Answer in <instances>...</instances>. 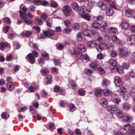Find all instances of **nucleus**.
<instances>
[{"instance_id":"nucleus-1","label":"nucleus","mask_w":135,"mask_h":135,"mask_svg":"<svg viewBox=\"0 0 135 135\" xmlns=\"http://www.w3.org/2000/svg\"><path fill=\"white\" fill-rule=\"evenodd\" d=\"M78 10L79 14L81 15L82 17L88 21H89L90 20V16L87 14L88 10L86 6H83L79 7Z\"/></svg>"},{"instance_id":"nucleus-2","label":"nucleus","mask_w":135,"mask_h":135,"mask_svg":"<svg viewBox=\"0 0 135 135\" xmlns=\"http://www.w3.org/2000/svg\"><path fill=\"white\" fill-rule=\"evenodd\" d=\"M19 13L21 18L25 23L30 25L32 24V20L27 18V15L25 13L23 12L21 10L19 11Z\"/></svg>"},{"instance_id":"nucleus-3","label":"nucleus","mask_w":135,"mask_h":135,"mask_svg":"<svg viewBox=\"0 0 135 135\" xmlns=\"http://www.w3.org/2000/svg\"><path fill=\"white\" fill-rule=\"evenodd\" d=\"M120 54L123 58L126 59L129 57L128 52L125 48H122L119 50Z\"/></svg>"},{"instance_id":"nucleus-4","label":"nucleus","mask_w":135,"mask_h":135,"mask_svg":"<svg viewBox=\"0 0 135 135\" xmlns=\"http://www.w3.org/2000/svg\"><path fill=\"white\" fill-rule=\"evenodd\" d=\"M62 10L65 15L66 16H70L72 13L71 9L69 6H64L62 8Z\"/></svg>"},{"instance_id":"nucleus-5","label":"nucleus","mask_w":135,"mask_h":135,"mask_svg":"<svg viewBox=\"0 0 135 135\" xmlns=\"http://www.w3.org/2000/svg\"><path fill=\"white\" fill-rule=\"evenodd\" d=\"M118 106L115 105L113 104L109 105L108 107V109L109 112L112 114H115L116 111L118 109Z\"/></svg>"},{"instance_id":"nucleus-6","label":"nucleus","mask_w":135,"mask_h":135,"mask_svg":"<svg viewBox=\"0 0 135 135\" xmlns=\"http://www.w3.org/2000/svg\"><path fill=\"white\" fill-rule=\"evenodd\" d=\"M111 96L113 102L118 105L121 101L120 98L118 97V95L117 94L113 93L112 94Z\"/></svg>"},{"instance_id":"nucleus-7","label":"nucleus","mask_w":135,"mask_h":135,"mask_svg":"<svg viewBox=\"0 0 135 135\" xmlns=\"http://www.w3.org/2000/svg\"><path fill=\"white\" fill-rule=\"evenodd\" d=\"M55 33L54 31L51 30L45 31L43 32L44 35L45 37H49L53 36L54 35Z\"/></svg>"},{"instance_id":"nucleus-8","label":"nucleus","mask_w":135,"mask_h":135,"mask_svg":"<svg viewBox=\"0 0 135 135\" xmlns=\"http://www.w3.org/2000/svg\"><path fill=\"white\" fill-rule=\"evenodd\" d=\"M28 58L29 59V62L31 64H33L35 62V58L32 53H29L26 57V58L27 59Z\"/></svg>"},{"instance_id":"nucleus-9","label":"nucleus","mask_w":135,"mask_h":135,"mask_svg":"<svg viewBox=\"0 0 135 135\" xmlns=\"http://www.w3.org/2000/svg\"><path fill=\"white\" fill-rule=\"evenodd\" d=\"M83 33L84 35L89 37L92 36L93 34V31L88 29L84 30Z\"/></svg>"},{"instance_id":"nucleus-10","label":"nucleus","mask_w":135,"mask_h":135,"mask_svg":"<svg viewBox=\"0 0 135 135\" xmlns=\"http://www.w3.org/2000/svg\"><path fill=\"white\" fill-rule=\"evenodd\" d=\"M114 82L115 85L119 87L121 85V79L119 76H116L115 78Z\"/></svg>"},{"instance_id":"nucleus-11","label":"nucleus","mask_w":135,"mask_h":135,"mask_svg":"<svg viewBox=\"0 0 135 135\" xmlns=\"http://www.w3.org/2000/svg\"><path fill=\"white\" fill-rule=\"evenodd\" d=\"M106 44L104 43H100L99 44L96 45V49L98 51H100L99 50V49L101 50L103 49H106Z\"/></svg>"},{"instance_id":"nucleus-12","label":"nucleus","mask_w":135,"mask_h":135,"mask_svg":"<svg viewBox=\"0 0 135 135\" xmlns=\"http://www.w3.org/2000/svg\"><path fill=\"white\" fill-rule=\"evenodd\" d=\"M133 12L134 11L133 9L128 8L126 10L125 15L128 17H131L132 16Z\"/></svg>"},{"instance_id":"nucleus-13","label":"nucleus","mask_w":135,"mask_h":135,"mask_svg":"<svg viewBox=\"0 0 135 135\" xmlns=\"http://www.w3.org/2000/svg\"><path fill=\"white\" fill-rule=\"evenodd\" d=\"M5 47H10V45L7 42L4 43L1 42L0 44V49L1 50L3 51L5 49Z\"/></svg>"},{"instance_id":"nucleus-14","label":"nucleus","mask_w":135,"mask_h":135,"mask_svg":"<svg viewBox=\"0 0 135 135\" xmlns=\"http://www.w3.org/2000/svg\"><path fill=\"white\" fill-rule=\"evenodd\" d=\"M128 41H130L131 42V45H133L135 44V35H130L127 37Z\"/></svg>"},{"instance_id":"nucleus-15","label":"nucleus","mask_w":135,"mask_h":135,"mask_svg":"<svg viewBox=\"0 0 135 135\" xmlns=\"http://www.w3.org/2000/svg\"><path fill=\"white\" fill-rule=\"evenodd\" d=\"M54 90L55 92H59L61 94L63 93L64 91L63 88H60L59 86L56 85L55 86Z\"/></svg>"},{"instance_id":"nucleus-16","label":"nucleus","mask_w":135,"mask_h":135,"mask_svg":"<svg viewBox=\"0 0 135 135\" xmlns=\"http://www.w3.org/2000/svg\"><path fill=\"white\" fill-rule=\"evenodd\" d=\"M87 45L89 47H95L96 48V43L95 41H90L87 42Z\"/></svg>"},{"instance_id":"nucleus-17","label":"nucleus","mask_w":135,"mask_h":135,"mask_svg":"<svg viewBox=\"0 0 135 135\" xmlns=\"http://www.w3.org/2000/svg\"><path fill=\"white\" fill-rule=\"evenodd\" d=\"M32 33L31 31H25L22 33V35L23 37H28L31 36Z\"/></svg>"},{"instance_id":"nucleus-18","label":"nucleus","mask_w":135,"mask_h":135,"mask_svg":"<svg viewBox=\"0 0 135 135\" xmlns=\"http://www.w3.org/2000/svg\"><path fill=\"white\" fill-rule=\"evenodd\" d=\"M108 31L110 33H113L114 34H117L118 32L117 28L114 27H110L108 29Z\"/></svg>"},{"instance_id":"nucleus-19","label":"nucleus","mask_w":135,"mask_h":135,"mask_svg":"<svg viewBox=\"0 0 135 135\" xmlns=\"http://www.w3.org/2000/svg\"><path fill=\"white\" fill-rule=\"evenodd\" d=\"M7 87L9 91H11L14 89V86L13 83H8L7 84Z\"/></svg>"},{"instance_id":"nucleus-20","label":"nucleus","mask_w":135,"mask_h":135,"mask_svg":"<svg viewBox=\"0 0 135 135\" xmlns=\"http://www.w3.org/2000/svg\"><path fill=\"white\" fill-rule=\"evenodd\" d=\"M106 13L107 15L108 16H112L113 14V10L110 8H107L106 9Z\"/></svg>"},{"instance_id":"nucleus-21","label":"nucleus","mask_w":135,"mask_h":135,"mask_svg":"<svg viewBox=\"0 0 135 135\" xmlns=\"http://www.w3.org/2000/svg\"><path fill=\"white\" fill-rule=\"evenodd\" d=\"M98 5L99 8L102 10H104L106 8V6L105 4L102 1H100L98 2Z\"/></svg>"},{"instance_id":"nucleus-22","label":"nucleus","mask_w":135,"mask_h":135,"mask_svg":"<svg viewBox=\"0 0 135 135\" xmlns=\"http://www.w3.org/2000/svg\"><path fill=\"white\" fill-rule=\"evenodd\" d=\"M100 103L102 104L103 107L104 108L106 107L107 104L106 99L105 98L101 99L100 100Z\"/></svg>"},{"instance_id":"nucleus-23","label":"nucleus","mask_w":135,"mask_h":135,"mask_svg":"<svg viewBox=\"0 0 135 135\" xmlns=\"http://www.w3.org/2000/svg\"><path fill=\"white\" fill-rule=\"evenodd\" d=\"M112 40L115 44H119L120 42V40L116 36H113L112 37Z\"/></svg>"},{"instance_id":"nucleus-24","label":"nucleus","mask_w":135,"mask_h":135,"mask_svg":"<svg viewBox=\"0 0 135 135\" xmlns=\"http://www.w3.org/2000/svg\"><path fill=\"white\" fill-rule=\"evenodd\" d=\"M121 26L122 29H126L128 27L129 24L127 22L124 21L121 23Z\"/></svg>"},{"instance_id":"nucleus-25","label":"nucleus","mask_w":135,"mask_h":135,"mask_svg":"<svg viewBox=\"0 0 135 135\" xmlns=\"http://www.w3.org/2000/svg\"><path fill=\"white\" fill-rule=\"evenodd\" d=\"M78 48L79 50L82 52H84L85 51V46L83 44H79L78 45Z\"/></svg>"},{"instance_id":"nucleus-26","label":"nucleus","mask_w":135,"mask_h":135,"mask_svg":"<svg viewBox=\"0 0 135 135\" xmlns=\"http://www.w3.org/2000/svg\"><path fill=\"white\" fill-rule=\"evenodd\" d=\"M115 113L116 116L119 118H121L123 117V113L118 108L116 111Z\"/></svg>"},{"instance_id":"nucleus-27","label":"nucleus","mask_w":135,"mask_h":135,"mask_svg":"<svg viewBox=\"0 0 135 135\" xmlns=\"http://www.w3.org/2000/svg\"><path fill=\"white\" fill-rule=\"evenodd\" d=\"M123 120L125 122H130L132 120V118L131 117L126 115L123 117Z\"/></svg>"},{"instance_id":"nucleus-28","label":"nucleus","mask_w":135,"mask_h":135,"mask_svg":"<svg viewBox=\"0 0 135 135\" xmlns=\"http://www.w3.org/2000/svg\"><path fill=\"white\" fill-rule=\"evenodd\" d=\"M77 49L76 48H74L73 49V51L71 50H69V53L70 55L73 56L74 55H76L78 53L77 52Z\"/></svg>"},{"instance_id":"nucleus-29","label":"nucleus","mask_w":135,"mask_h":135,"mask_svg":"<svg viewBox=\"0 0 135 135\" xmlns=\"http://www.w3.org/2000/svg\"><path fill=\"white\" fill-rule=\"evenodd\" d=\"M35 22L36 25L40 26L42 24L43 21L41 19L36 17L35 18Z\"/></svg>"},{"instance_id":"nucleus-30","label":"nucleus","mask_w":135,"mask_h":135,"mask_svg":"<svg viewBox=\"0 0 135 135\" xmlns=\"http://www.w3.org/2000/svg\"><path fill=\"white\" fill-rule=\"evenodd\" d=\"M92 26L93 27L96 29H100L101 27V25L98 22H95L93 24Z\"/></svg>"},{"instance_id":"nucleus-31","label":"nucleus","mask_w":135,"mask_h":135,"mask_svg":"<svg viewBox=\"0 0 135 135\" xmlns=\"http://www.w3.org/2000/svg\"><path fill=\"white\" fill-rule=\"evenodd\" d=\"M122 108H124V109L126 110L129 109L131 107V105L127 103H124L122 104Z\"/></svg>"},{"instance_id":"nucleus-32","label":"nucleus","mask_w":135,"mask_h":135,"mask_svg":"<svg viewBox=\"0 0 135 135\" xmlns=\"http://www.w3.org/2000/svg\"><path fill=\"white\" fill-rule=\"evenodd\" d=\"M103 93L105 96H108L111 94V91L107 89H104L103 91Z\"/></svg>"},{"instance_id":"nucleus-33","label":"nucleus","mask_w":135,"mask_h":135,"mask_svg":"<svg viewBox=\"0 0 135 135\" xmlns=\"http://www.w3.org/2000/svg\"><path fill=\"white\" fill-rule=\"evenodd\" d=\"M89 66L92 69L95 70L97 68V64L95 62H92L89 64Z\"/></svg>"},{"instance_id":"nucleus-34","label":"nucleus","mask_w":135,"mask_h":135,"mask_svg":"<svg viewBox=\"0 0 135 135\" xmlns=\"http://www.w3.org/2000/svg\"><path fill=\"white\" fill-rule=\"evenodd\" d=\"M131 128V126L129 123H128L127 124L125 125L123 127V129L125 131H128L130 130Z\"/></svg>"},{"instance_id":"nucleus-35","label":"nucleus","mask_w":135,"mask_h":135,"mask_svg":"<svg viewBox=\"0 0 135 135\" xmlns=\"http://www.w3.org/2000/svg\"><path fill=\"white\" fill-rule=\"evenodd\" d=\"M40 72L43 76H45L48 74L49 71L47 69L45 68L43 70H41L40 71Z\"/></svg>"},{"instance_id":"nucleus-36","label":"nucleus","mask_w":135,"mask_h":135,"mask_svg":"<svg viewBox=\"0 0 135 135\" xmlns=\"http://www.w3.org/2000/svg\"><path fill=\"white\" fill-rule=\"evenodd\" d=\"M114 47V45L111 43L107 44H106V49L109 50H112L113 49Z\"/></svg>"},{"instance_id":"nucleus-37","label":"nucleus","mask_w":135,"mask_h":135,"mask_svg":"<svg viewBox=\"0 0 135 135\" xmlns=\"http://www.w3.org/2000/svg\"><path fill=\"white\" fill-rule=\"evenodd\" d=\"M80 29L79 24L77 23H75L73 27V30L76 31H78Z\"/></svg>"},{"instance_id":"nucleus-38","label":"nucleus","mask_w":135,"mask_h":135,"mask_svg":"<svg viewBox=\"0 0 135 135\" xmlns=\"http://www.w3.org/2000/svg\"><path fill=\"white\" fill-rule=\"evenodd\" d=\"M72 30L71 28H65L63 31L64 33L66 34H68L70 33Z\"/></svg>"},{"instance_id":"nucleus-39","label":"nucleus","mask_w":135,"mask_h":135,"mask_svg":"<svg viewBox=\"0 0 135 135\" xmlns=\"http://www.w3.org/2000/svg\"><path fill=\"white\" fill-rule=\"evenodd\" d=\"M71 5L72 8L76 10H78L79 7L77 3H71Z\"/></svg>"},{"instance_id":"nucleus-40","label":"nucleus","mask_w":135,"mask_h":135,"mask_svg":"<svg viewBox=\"0 0 135 135\" xmlns=\"http://www.w3.org/2000/svg\"><path fill=\"white\" fill-rule=\"evenodd\" d=\"M84 72L85 74L88 75H90L93 73V71L92 70L88 69H85Z\"/></svg>"},{"instance_id":"nucleus-41","label":"nucleus","mask_w":135,"mask_h":135,"mask_svg":"<svg viewBox=\"0 0 135 135\" xmlns=\"http://www.w3.org/2000/svg\"><path fill=\"white\" fill-rule=\"evenodd\" d=\"M52 81V77L51 75H49L46 78V82L48 84L51 83Z\"/></svg>"},{"instance_id":"nucleus-42","label":"nucleus","mask_w":135,"mask_h":135,"mask_svg":"<svg viewBox=\"0 0 135 135\" xmlns=\"http://www.w3.org/2000/svg\"><path fill=\"white\" fill-rule=\"evenodd\" d=\"M120 95H123L125 94L127 92L126 88L123 87H121L120 88Z\"/></svg>"},{"instance_id":"nucleus-43","label":"nucleus","mask_w":135,"mask_h":135,"mask_svg":"<svg viewBox=\"0 0 135 135\" xmlns=\"http://www.w3.org/2000/svg\"><path fill=\"white\" fill-rule=\"evenodd\" d=\"M110 65L113 66H115L117 63V61L115 60L112 59L110 60Z\"/></svg>"},{"instance_id":"nucleus-44","label":"nucleus","mask_w":135,"mask_h":135,"mask_svg":"<svg viewBox=\"0 0 135 135\" xmlns=\"http://www.w3.org/2000/svg\"><path fill=\"white\" fill-rule=\"evenodd\" d=\"M2 21L7 24H10L11 23L10 20L8 17L3 18L2 20Z\"/></svg>"},{"instance_id":"nucleus-45","label":"nucleus","mask_w":135,"mask_h":135,"mask_svg":"<svg viewBox=\"0 0 135 135\" xmlns=\"http://www.w3.org/2000/svg\"><path fill=\"white\" fill-rule=\"evenodd\" d=\"M109 83V81L106 79H104L102 82V84L104 86L108 85Z\"/></svg>"},{"instance_id":"nucleus-46","label":"nucleus","mask_w":135,"mask_h":135,"mask_svg":"<svg viewBox=\"0 0 135 135\" xmlns=\"http://www.w3.org/2000/svg\"><path fill=\"white\" fill-rule=\"evenodd\" d=\"M129 75L131 77L134 78L135 77V70L133 69L129 72Z\"/></svg>"},{"instance_id":"nucleus-47","label":"nucleus","mask_w":135,"mask_h":135,"mask_svg":"<svg viewBox=\"0 0 135 135\" xmlns=\"http://www.w3.org/2000/svg\"><path fill=\"white\" fill-rule=\"evenodd\" d=\"M75 56L78 60L80 59L81 60L83 59V55L80 52L78 53Z\"/></svg>"},{"instance_id":"nucleus-48","label":"nucleus","mask_w":135,"mask_h":135,"mask_svg":"<svg viewBox=\"0 0 135 135\" xmlns=\"http://www.w3.org/2000/svg\"><path fill=\"white\" fill-rule=\"evenodd\" d=\"M94 4V2L93 1H88L87 4L89 8H92L93 7Z\"/></svg>"},{"instance_id":"nucleus-49","label":"nucleus","mask_w":135,"mask_h":135,"mask_svg":"<svg viewBox=\"0 0 135 135\" xmlns=\"http://www.w3.org/2000/svg\"><path fill=\"white\" fill-rule=\"evenodd\" d=\"M82 33L81 32H79L77 34V40L79 42L81 41L82 39V37L81 36Z\"/></svg>"},{"instance_id":"nucleus-50","label":"nucleus","mask_w":135,"mask_h":135,"mask_svg":"<svg viewBox=\"0 0 135 135\" xmlns=\"http://www.w3.org/2000/svg\"><path fill=\"white\" fill-rule=\"evenodd\" d=\"M40 17L42 20H44V21H45L47 18V16L46 15L42 13L40 15Z\"/></svg>"},{"instance_id":"nucleus-51","label":"nucleus","mask_w":135,"mask_h":135,"mask_svg":"<svg viewBox=\"0 0 135 135\" xmlns=\"http://www.w3.org/2000/svg\"><path fill=\"white\" fill-rule=\"evenodd\" d=\"M102 19V17L101 16H94L93 17L94 20L97 21L101 20Z\"/></svg>"},{"instance_id":"nucleus-52","label":"nucleus","mask_w":135,"mask_h":135,"mask_svg":"<svg viewBox=\"0 0 135 135\" xmlns=\"http://www.w3.org/2000/svg\"><path fill=\"white\" fill-rule=\"evenodd\" d=\"M38 62L41 65H42L44 63V60L42 57H40L38 60Z\"/></svg>"},{"instance_id":"nucleus-53","label":"nucleus","mask_w":135,"mask_h":135,"mask_svg":"<svg viewBox=\"0 0 135 135\" xmlns=\"http://www.w3.org/2000/svg\"><path fill=\"white\" fill-rule=\"evenodd\" d=\"M100 25H101V27H102L105 29L108 26V24L105 21H103Z\"/></svg>"},{"instance_id":"nucleus-54","label":"nucleus","mask_w":135,"mask_h":135,"mask_svg":"<svg viewBox=\"0 0 135 135\" xmlns=\"http://www.w3.org/2000/svg\"><path fill=\"white\" fill-rule=\"evenodd\" d=\"M41 56L43 58H44L45 60H47L49 58V55L48 54L43 53L41 54Z\"/></svg>"},{"instance_id":"nucleus-55","label":"nucleus","mask_w":135,"mask_h":135,"mask_svg":"<svg viewBox=\"0 0 135 135\" xmlns=\"http://www.w3.org/2000/svg\"><path fill=\"white\" fill-rule=\"evenodd\" d=\"M70 111L72 112L74 111L75 109V105L73 104H70Z\"/></svg>"},{"instance_id":"nucleus-56","label":"nucleus","mask_w":135,"mask_h":135,"mask_svg":"<svg viewBox=\"0 0 135 135\" xmlns=\"http://www.w3.org/2000/svg\"><path fill=\"white\" fill-rule=\"evenodd\" d=\"M78 93L81 96H83L85 95V91L83 89H80L78 91Z\"/></svg>"},{"instance_id":"nucleus-57","label":"nucleus","mask_w":135,"mask_h":135,"mask_svg":"<svg viewBox=\"0 0 135 135\" xmlns=\"http://www.w3.org/2000/svg\"><path fill=\"white\" fill-rule=\"evenodd\" d=\"M117 71L119 73H122L123 71V68L121 66H118L117 67Z\"/></svg>"},{"instance_id":"nucleus-58","label":"nucleus","mask_w":135,"mask_h":135,"mask_svg":"<svg viewBox=\"0 0 135 135\" xmlns=\"http://www.w3.org/2000/svg\"><path fill=\"white\" fill-rule=\"evenodd\" d=\"M128 135H135V130L132 129H130L128 132Z\"/></svg>"},{"instance_id":"nucleus-59","label":"nucleus","mask_w":135,"mask_h":135,"mask_svg":"<svg viewBox=\"0 0 135 135\" xmlns=\"http://www.w3.org/2000/svg\"><path fill=\"white\" fill-rule=\"evenodd\" d=\"M36 8V7L34 6L33 5H32L31 6H30L28 7V10L31 11L32 12H34L35 10V8Z\"/></svg>"},{"instance_id":"nucleus-60","label":"nucleus","mask_w":135,"mask_h":135,"mask_svg":"<svg viewBox=\"0 0 135 135\" xmlns=\"http://www.w3.org/2000/svg\"><path fill=\"white\" fill-rule=\"evenodd\" d=\"M111 56L113 58H115L117 56V53L115 50L113 51L111 53Z\"/></svg>"},{"instance_id":"nucleus-61","label":"nucleus","mask_w":135,"mask_h":135,"mask_svg":"<svg viewBox=\"0 0 135 135\" xmlns=\"http://www.w3.org/2000/svg\"><path fill=\"white\" fill-rule=\"evenodd\" d=\"M49 126V129L50 130H52L54 129L55 128V126L54 124L52 123H50Z\"/></svg>"},{"instance_id":"nucleus-62","label":"nucleus","mask_w":135,"mask_h":135,"mask_svg":"<svg viewBox=\"0 0 135 135\" xmlns=\"http://www.w3.org/2000/svg\"><path fill=\"white\" fill-rule=\"evenodd\" d=\"M32 55L34 56V57H37L38 56V52L36 51L33 50L32 51Z\"/></svg>"},{"instance_id":"nucleus-63","label":"nucleus","mask_w":135,"mask_h":135,"mask_svg":"<svg viewBox=\"0 0 135 135\" xmlns=\"http://www.w3.org/2000/svg\"><path fill=\"white\" fill-rule=\"evenodd\" d=\"M123 66L124 69H128L129 67V64L128 63H125L123 64Z\"/></svg>"},{"instance_id":"nucleus-64","label":"nucleus","mask_w":135,"mask_h":135,"mask_svg":"<svg viewBox=\"0 0 135 135\" xmlns=\"http://www.w3.org/2000/svg\"><path fill=\"white\" fill-rule=\"evenodd\" d=\"M102 91V90L101 89H98L95 91V95L97 96L101 93Z\"/></svg>"}]
</instances>
